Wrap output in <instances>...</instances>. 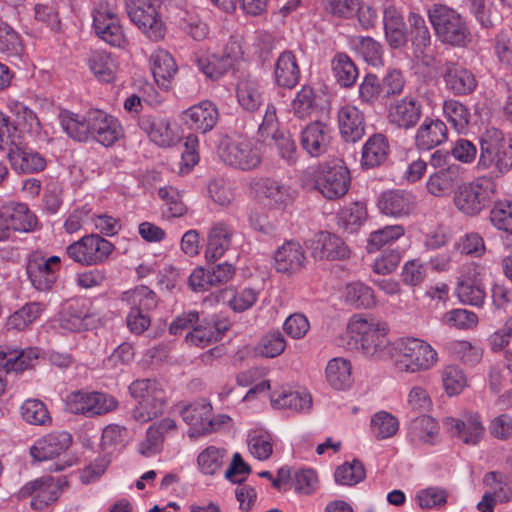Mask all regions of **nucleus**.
Segmentation results:
<instances>
[{
    "instance_id": "1",
    "label": "nucleus",
    "mask_w": 512,
    "mask_h": 512,
    "mask_svg": "<svg viewBox=\"0 0 512 512\" xmlns=\"http://www.w3.org/2000/svg\"><path fill=\"white\" fill-rule=\"evenodd\" d=\"M429 22L437 39L452 47H467L472 35L465 18L444 4H433L427 11Z\"/></svg>"
},
{
    "instance_id": "2",
    "label": "nucleus",
    "mask_w": 512,
    "mask_h": 512,
    "mask_svg": "<svg viewBox=\"0 0 512 512\" xmlns=\"http://www.w3.org/2000/svg\"><path fill=\"white\" fill-rule=\"evenodd\" d=\"M437 361V351L422 339L410 337L397 343L394 366L399 372H425L433 368Z\"/></svg>"
},
{
    "instance_id": "3",
    "label": "nucleus",
    "mask_w": 512,
    "mask_h": 512,
    "mask_svg": "<svg viewBox=\"0 0 512 512\" xmlns=\"http://www.w3.org/2000/svg\"><path fill=\"white\" fill-rule=\"evenodd\" d=\"M129 392L137 401L131 412L136 422L147 423L163 413L166 404L165 393L157 380H135L130 384Z\"/></svg>"
},
{
    "instance_id": "4",
    "label": "nucleus",
    "mask_w": 512,
    "mask_h": 512,
    "mask_svg": "<svg viewBox=\"0 0 512 512\" xmlns=\"http://www.w3.org/2000/svg\"><path fill=\"white\" fill-rule=\"evenodd\" d=\"M512 167V143L498 129L487 130L481 138L479 170L492 169L495 175L504 174Z\"/></svg>"
},
{
    "instance_id": "5",
    "label": "nucleus",
    "mask_w": 512,
    "mask_h": 512,
    "mask_svg": "<svg viewBox=\"0 0 512 512\" xmlns=\"http://www.w3.org/2000/svg\"><path fill=\"white\" fill-rule=\"evenodd\" d=\"M349 328L360 336L362 352L369 358L381 360L390 355L389 327L384 321L373 318H354Z\"/></svg>"
},
{
    "instance_id": "6",
    "label": "nucleus",
    "mask_w": 512,
    "mask_h": 512,
    "mask_svg": "<svg viewBox=\"0 0 512 512\" xmlns=\"http://www.w3.org/2000/svg\"><path fill=\"white\" fill-rule=\"evenodd\" d=\"M494 193L495 185L489 178H477L459 185L453 202L464 215L477 216L490 205Z\"/></svg>"
},
{
    "instance_id": "7",
    "label": "nucleus",
    "mask_w": 512,
    "mask_h": 512,
    "mask_svg": "<svg viewBox=\"0 0 512 512\" xmlns=\"http://www.w3.org/2000/svg\"><path fill=\"white\" fill-rule=\"evenodd\" d=\"M218 154L225 164L243 171L256 169L262 161L257 143L244 137L223 139Z\"/></svg>"
},
{
    "instance_id": "8",
    "label": "nucleus",
    "mask_w": 512,
    "mask_h": 512,
    "mask_svg": "<svg viewBox=\"0 0 512 512\" xmlns=\"http://www.w3.org/2000/svg\"><path fill=\"white\" fill-rule=\"evenodd\" d=\"M121 301L130 306L127 315V327L132 333L141 334L150 326V317L147 312L157 306V296L147 286H137L125 291L121 295Z\"/></svg>"
},
{
    "instance_id": "9",
    "label": "nucleus",
    "mask_w": 512,
    "mask_h": 512,
    "mask_svg": "<svg viewBox=\"0 0 512 512\" xmlns=\"http://www.w3.org/2000/svg\"><path fill=\"white\" fill-rule=\"evenodd\" d=\"M163 0H126V11L130 20L152 41L165 35L160 17Z\"/></svg>"
},
{
    "instance_id": "10",
    "label": "nucleus",
    "mask_w": 512,
    "mask_h": 512,
    "mask_svg": "<svg viewBox=\"0 0 512 512\" xmlns=\"http://www.w3.org/2000/svg\"><path fill=\"white\" fill-rule=\"evenodd\" d=\"M114 250V245L98 234H89L67 246L66 253L74 262L83 266L104 263Z\"/></svg>"
},
{
    "instance_id": "11",
    "label": "nucleus",
    "mask_w": 512,
    "mask_h": 512,
    "mask_svg": "<svg viewBox=\"0 0 512 512\" xmlns=\"http://www.w3.org/2000/svg\"><path fill=\"white\" fill-rule=\"evenodd\" d=\"M93 29L96 35L114 47H124L127 44L116 6L107 0H101L92 11Z\"/></svg>"
},
{
    "instance_id": "12",
    "label": "nucleus",
    "mask_w": 512,
    "mask_h": 512,
    "mask_svg": "<svg viewBox=\"0 0 512 512\" xmlns=\"http://www.w3.org/2000/svg\"><path fill=\"white\" fill-rule=\"evenodd\" d=\"M314 187L328 200L344 196L350 185V172L341 164L321 163L313 173Z\"/></svg>"
},
{
    "instance_id": "13",
    "label": "nucleus",
    "mask_w": 512,
    "mask_h": 512,
    "mask_svg": "<svg viewBox=\"0 0 512 512\" xmlns=\"http://www.w3.org/2000/svg\"><path fill=\"white\" fill-rule=\"evenodd\" d=\"M66 406L73 414L94 417L113 411L118 406V401L102 392L76 391L67 397Z\"/></svg>"
},
{
    "instance_id": "14",
    "label": "nucleus",
    "mask_w": 512,
    "mask_h": 512,
    "mask_svg": "<svg viewBox=\"0 0 512 512\" xmlns=\"http://www.w3.org/2000/svg\"><path fill=\"white\" fill-rule=\"evenodd\" d=\"M60 266L59 256L46 258L40 254L31 255L27 261L26 273L33 288L39 292L50 291L57 280Z\"/></svg>"
},
{
    "instance_id": "15",
    "label": "nucleus",
    "mask_w": 512,
    "mask_h": 512,
    "mask_svg": "<svg viewBox=\"0 0 512 512\" xmlns=\"http://www.w3.org/2000/svg\"><path fill=\"white\" fill-rule=\"evenodd\" d=\"M180 414L190 426V437L211 433L219 427L212 415V405L206 399H199L184 406L180 410Z\"/></svg>"
},
{
    "instance_id": "16",
    "label": "nucleus",
    "mask_w": 512,
    "mask_h": 512,
    "mask_svg": "<svg viewBox=\"0 0 512 512\" xmlns=\"http://www.w3.org/2000/svg\"><path fill=\"white\" fill-rule=\"evenodd\" d=\"M376 7H382L385 38L392 49H399L408 43L409 31L400 11L392 0H374Z\"/></svg>"
},
{
    "instance_id": "17",
    "label": "nucleus",
    "mask_w": 512,
    "mask_h": 512,
    "mask_svg": "<svg viewBox=\"0 0 512 512\" xmlns=\"http://www.w3.org/2000/svg\"><path fill=\"white\" fill-rule=\"evenodd\" d=\"M423 115L421 101L413 95H406L392 102L388 108L387 118L393 126L410 130L418 124Z\"/></svg>"
},
{
    "instance_id": "18",
    "label": "nucleus",
    "mask_w": 512,
    "mask_h": 512,
    "mask_svg": "<svg viewBox=\"0 0 512 512\" xmlns=\"http://www.w3.org/2000/svg\"><path fill=\"white\" fill-rule=\"evenodd\" d=\"M7 158L17 174L39 173L47 166L46 158L41 153L23 143L12 142Z\"/></svg>"
},
{
    "instance_id": "19",
    "label": "nucleus",
    "mask_w": 512,
    "mask_h": 512,
    "mask_svg": "<svg viewBox=\"0 0 512 512\" xmlns=\"http://www.w3.org/2000/svg\"><path fill=\"white\" fill-rule=\"evenodd\" d=\"M377 206L382 214L399 218L413 213L417 202L412 192L395 189L383 192L378 198Z\"/></svg>"
},
{
    "instance_id": "20",
    "label": "nucleus",
    "mask_w": 512,
    "mask_h": 512,
    "mask_svg": "<svg viewBox=\"0 0 512 512\" xmlns=\"http://www.w3.org/2000/svg\"><path fill=\"white\" fill-rule=\"evenodd\" d=\"M182 119L189 129L206 134L216 126L219 120V110L215 103L204 100L185 110Z\"/></svg>"
},
{
    "instance_id": "21",
    "label": "nucleus",
    "mask_w": 512,
    "mask_h": 512,
    "mask_svg": "<svg viewBox=\"0 0 512 512\" xmlns=\"http://www.w3.org/2000/svg\"><path fill=\"white\" fill-rule=\"evenodd\" d=\"M409 36L412 54L415 59L427 63L432 50V36L423 16L410 12L408 16Z\"/></svg>"
},
{
    "instance_id": "22",
    "label": "nucleus",
    "mask_w": 512,
    "mask_h": 512,
    "mask_svg": "<svg viewBox=\"0 0 512 512\" xmlns=\"http://www.w3.org/2000/svg\"><path fill=\"white\" fill-rule=\"evenodd\" d=\"M331 140V128L321 121H313L306 125L300 133L302 149L311 157L325 154Z\"/></svg>"
},
{
    "instance_id": "23",
    "label": "nucleus",
    "mask_w": 512,
    "mask_h": 512,
    "mask_svg": "<svg viewBox=\"0 0 512 512\" xmlns=\"http://www.w3.org/2000/svg\"><path fill=\"white\" fill-rule=\"evenodd\" d=\"M72 444V436L66 431L51 432L40 439L30 448V455L37 461H46L60 456Z\"/></svg>"
},
{
    "instance_id": "24",
    "label": "nucleus",
    "mask_w": 512,
    "mask_h": 512,
    "mask_svg": "<svg viewBox=\"0 0 512 512\" xmlns=\"http://www.w3.org/2000/svg\"><path fill=\"white\" fill-rule=\"evenodd\" d=\"M338 127L342 139L347 143H356L365 135L364 113L354 105H344L337 113Z\"/></svg>"
},
{
    "instance_id": "25",
    "label": "nucleus",
    "mask_w": 512,
    "mask_h": 512,
    "mask_svg": "<svg viewBox=\"0 0 512 512\" xmlns=\"http://www.w3.org/2000/svg\"><path fill=\"white\" fill-rule=\"evenodd\" d=\"M60 494V486L52 477L36 479L25 484L19 491L22 498L33 495L32 508L41 510L55 502Z\"/></svg>"
},
{
    "instance_id": "26",
    "label": "nucleus",
    "mask_w": 512,
    "mask_h": 512,
    "mask_svg": "<svg viewBox=\"0 0 512 512\" xmlns=\"http://www.w3.org/2000/svg\"><path fill=\"white\" fill-rule=\"evenodd\" d=\"M443 80L445 88L455 96L469 95L477 87V80L472 71L456 62L445 64Z\"/></svg>"
},
{
    "instance_id": "27",
    "label": "nucleus",
    "mask_w": 512,
    "mask_h": 512,
    "mask_svg": "<svg viewBox=\"0 0 512 512\" xmlns=\"http://www.w3.org/2000/svg\"><path fill=\"white\" fill-rule=\"evenodd\" d=\"M311 254L317 260H344L349 258L350 249L337 235L322 231L312 241Z\"/></svg>"
},
{
    "instance_id": "28",
    "label": "nucleus",
    "mask_w": 512,
    "mask_h": 512,
    "mask_svg": "<svg viewBox=\"0 0 512 512\" xmlns=\"http://www.w3.org/2000/svg\"><path fill=\"white\" fill-rule=\"evenodd\" d=\"M229 327L230 323L226 319L199 320L198 323L193 326V329L186 334L185 341L189 345L204 348L220 340Z\"/></svg>"
},
{
    "instance_id": "29",
    "label": "nucleus",
    "mask_w": 512,
    "mask_h": 512,
    "mask_svg": "<svg viewBox=\"0 0 512 512\" xmlns=\"http://www.w3.org/2000/svg\"><path fill=\"white\" fill-rule=\"evenodd\" d=\"M91 123V140L103 146H112L123 135L119 121L102 110H92Z\"/></svg>"
},
{
    "instance_id": "30",
    "label": "nucleus",
    "mask_w": 512,
    "mask_h": 512,
    "mask_svg": "<svg viewBox=\"0 0 512 512\" xmlns=\"http://www.w3.org/2000/svg\"><path fill=\"white\" fill-rule=\"evenodd\" d=\"M306 256L303 247L296 241H287L274 254L277 272L292 275L305 267Z\"/></svg>"
},
{
    "instance_id": "31",
    "label": "nucleus",
    "mask_w": 512,
    "mask_h": 512,
    "mask_svg": "<svg viewBox=\"0 0 512 512\" xmlns=\"http://www.w3.org/2000/svg\"><path fill=\"white\" fill-rule=\"evenodd\" d=\"M456 294L459 300L468 305L481 306L485 299V290L478 279L476 266H467L458 280Z\"/></svg>"
},
{
    "instance_id": "32",
    "label": "nucleus",
    "mask_w": 512,
    "mask_h": 512,
    "mask_svg": "<svg viewBox=\"0 0 512 512\" xmlns=\"http://www.w3.org/2000/svg\"><path fill=\"white\" fill-rule=\"evenodd\" d=\"M7 224L11 233H29L38 228L37 216L29 209L27 204L20 202H8L2 205Z\"/></svg>"
},
{
    "instance_id": "33",
    "label": "nucleus",
    "mask_w": 512,
    "mask_h": 512,
    "mask_svg": "<svg viewBox=\"0 0 512 512\" xmlns=\"http://www.w3.org/2000/svg\"><path fill=\"white\" fill-rule=\"evenodd\" d=\"M463 177V169L457 164L449 165L431 174L426 182L429 194L435 197L449 196Z\"/></svg>"
},
{
    "instance_id": "34",
    "label": "nucleus",
    "mask_w": 512,
    "mask_h": 512,
    "mask_svg": "<svg viewBox=\"0 0 512 512\" xmlns=\"http://www.w3.org/2000/svg\"><path fill=\"white\" fill-rule=\"evenodd\" d=\"M9 109L13 117L11 128L32 138L41 136L42 125L37 114L22 102H12Z\"/></svg>"
},
{
    "instance_id": "35",
    "label": "nucleus",
    "mask_w": 512,
    "mask_h": 512,
    "mask_svg": "<svg viewBox=\"0 0 512 512\" xmlns=\"http://www.w3.org/2000/svg\"><path fill=\"white\" fill-rule=\"evenodd\" d=\"M239 105L248 112L257 111L264 104V89L260 81L247 75L240 78L236 86Z\"/></svg>"
},
{
    "instance_id": "36",
    "label": "nucleus",
    "mask_w": 512,
    "mask_h": 512,
    "mask_svg": "<svg viewBox=\"0 0 512 512\" xmlns=\"http://www.w3.org/2000/svg\"><path fill=\"white\" fill-rule=\"evenodd\" d=\"M454 435L467 445H476L482 439L485 428L477 413H465L460 418L449 419Z\"/></svg>"
},
{
    "instance_id": "37",
    "label": "nucleus",
    "mask_w": 512,
    "mask_h": 512,
    "mask_svg": "<svg viewBox=\"0 0 512 512\" xmlns=\"http://www.w3.org/2000/svg\"><path fill=\"white\" fill-rule=\"evenodd\" d=\"M235 230L225 222L212 226L208 234L205 256L209 261L220 259L232 246Z\"/></svg>"
},
{
    "instance_id": "38",
    "label": "nucleus",
    "mask_w": 512,
    "mask_h": 512,
    "mask_svg": "<svg viewBox=\"0 0 512 512\" xmlns=\"http://www.w3.org/2000/svg\"><path fill=\"white\" fill-rule=\"evenodd\" d=\"M300 68L292 51L285 50L275 61L273 77L277 86L294 88L300 80Z\"/></svg>"
},
{
    "instance_id": "39",
    "label": "nucleus",
    "mask_w": 512,
    "mask_h": 512,
    "mask_svg": "<svg viewBox=\"0 0 512 512\" xmlns=\"http://www.w3.org/2000/svg\"><path fill=\"white\" fill-rule=\"evenodd\" d=\"M448 130L440 119L426 117L418 127L415 144L421 150H431L447 140Z\"/></svg>"
},
{
    "instance_id": "40",
    "label": "nucleus",
    "mask_w": 512,
    "mask_h": 512,
    "mask_svg": "<svg viewBox=\"0 0 512 512\" xmlns=\"http://www.w3.org/2000/svg\"><path fill=\"white\" fill-rule=\"evenodd\" d=\"M323 110L322 97L308 85H304L295 95L291 102V111L293 115L306 120L317 116Z\"/></svg>"
},
{
    "instance_id": "41",
    "label": "nucleus",
    "mask_w": 512,
    "mask_h": 512,
    "mask_svg": "<svg viewBox=\"0 0 512 512\" xmlns=\"http://www.w3.org/2000/svg\"><path fill=\"white\" fill-rule=\"evenodd\" d=\"M389 152L387 137L381 133L373 134L362 147V168L372 169L381 166L388 159Z\"/></svg>"
},
{
    "instance_id": "42",
    "label": "nucleus",
    "mask_w": 512,
    "mask_h": 512,
    "mask_svg": "<svg viewBox=\"0 0 512 512\" xmlns=\"http://www.w3.org/2000/svg\"><path fill=\"white\" fill-rule=\"evenodd\" d=\"M250 187L256 196L266 199L270 205H285L291 199L288 187L272 178L253 179Z\"/></svg>"
},
{
    "instance_id": "43",
    "label": "nucleus",
    "mask_w": 512,
    "mask_h": 512,
    "mask_svg": "<svg viewBox=\"0 0 512 512\" xmlns=\"http://www.w3.org/2000/svg\"><path fill=\"white\" fill-rule=\"evenodd\" d=\"M60 123L67 135L75 141L86 142L91 139L92 110L85 115H79L70 111L60 113Z\"/></svg>"
},
{
    "instance_id": "44",
    "label": "nucleus",
    "mask_w": 512,
    "mask_h": 512,
    "mask_svg": "<svg viewBox=\"0 0 512 512\" xmlns=\"http://www.w3.org/2000/svg\"><path fill=\"white\" fill-rule=\"evenodd\" d=\"M138 125L155 144L161 147L170 146L173 143V132L166 118L154 115H142Z\"/></svg>"
},
{
    "instance_id": "45",
    "label": "nucleus",
    "mask_w": 512,
    "mask_h": 512,
    "mask_svg": "<svg viewBox=\"0 0 512 512\" xmlns=\"http://www.w3.org/2000/svg\"><path fill=\"white\" fill-rule=\"evenodd\" d=\"M176 429V423L171 418H163L149 426L146 438L139 445V452L150 457L160 451L165 435Z\"/></svg>"
},
{
    "instance_id": "46",
    "label": "nucleus",
    "mask_w": 512,
    "mask_h": 512,
    "mask_svg": "<svg viewBox=\"0 0 512 512\" xmlns=\"http://www.w3.org/2000/svg\"><path fill=\"white\" fill-rule=\"evenodd\" d=\"M270 400L272 406L276 408H286L296 412L308 411L312 406V397L306 391L274 390L270 395Z\"/></svg>"
},
{
    "instance_id": "47",
    "label": "nucleus",
    "mask_w": 512,
    "mask_h": 512,
    "mask_svg": "<svg viewBox=\"0 0 512 512\" xmlns=\"http://www.w3.org/2000/svg\"><path fill=\"white\" fill-rule=\"evenodd\" d=\"M37 358L33 350H17L0 346V370L10 373H21L32 366Z\"/></svg>"
},
{
    "instance_id": "48",
    "label": "nucleus",
    "mask_w": 512,
    "mask_h": 512,
    "mask_svg": "<svg viewBox=\"0 0 512 512\" xmlns=\"http://www.w3.org/2000/svg\"><path fill=\"white\" fill-rule=\"evenodd\" d=\"M150 64L155 81L164 87L168 85L177 72L174 58L164 49H157L152 53Z\"/></svg>"
},
{
    "instance_id": "49",
    "label": "nucleus",
    "mask_w": 512,
    "mask_h": 512,
    "mask_svg": "<svg viewBox=\"0 0 512 512\" xmlns=\"http://www.w3.org/2000/svg\"><path fill=\"white\" fill-rule=\"evenodd\" d=\"M325 373L327 382L336 390H344L350 387L353 382L351 363L342 357L329 360Z\"/></svg>"
},
{
    "instance_id": "50",
    "label": "nucleus",
    "mask_w": 512,
    "mask_h": 512,
    "mask_svg": "<svg viewBox=\"0 0 512 512\" xmlns=\"http://www.w3.org/2000/svg\"><path fill=\"white\" fill-rule=\"evenodd\" d=\"M89 317V309L83 300L75 299L69 301L60 317V325L63 329L77 332L86 327L85 319Z\"/></svg>"
},
{
    "instance_id": "51",
    "label": "nucleus",
    "mask_w": 512,
    "mask_h": 512,
    "mask_svg": "<svg viewBox=\"0 0 512 512\" xmlns=\"http://www.w3.org/2000/svg\"><path fill=\"white\" fill-rule=\"evenodd\" d=\"M438 431V424L432 417L421 415L411 421L408 437L414 444H433Z\"/></svg>"
},
{
    "instance_id": "52",
    "label": "nucleus",
    "mask_w": 512,
    "mask_h": 512,
    "mask_svg": "<svg viewBox=\"0 0 512 512\" xmlns=\"http://www.w3.org/2000/svg\"><path fill=\"white\" fill-rule=\"evenodd\" d=\"M88 66L94 76L102 82L110 83L116 78L118 64L111 54L103 51L93 52L88 58Z\"/></svg>"
},
{
    "instance_id": "53",
    "label": "nucleus",
    "mask_w": 512,
    "mask_h": 512,
    "mask_svg": "<svg viewBox=\"0 0 512 512\" xmlns=\"http://www.w3.org/2000/svg\"><path fill=\"white\" fill-rule=\"evenodd\" d=\"M331 67L337 83L342 87H352L358 78V69L352 59L345 53H337Z\"/></svg>"
},
{
    "instance_id": "54",
    "label": "nucleus",
    "mask_w": 512,
    "mask_h": 512,
    "mask_svg": "<svg viewBox=\"0 0 512 512\" xmlns=\"http://www.w3.org/2000/svg\"><path fill=\"white\" fill-rule=\"evenodd\" d=\"M351 45L369 65L377 67L383 64L382 45L372 37L355 36L351 40Z\"/></svg>"
},
{
    "instance_id": "55",
    "label": "nucleus",
    "mask_w": 512,
    "mask_h": 512,
    "mask_svg": "<svg viewBox=\"0 0 512 512\" xmlns=\"http://www.w3.org/2000/svg\"><path fill=\"white\" fill-rule=\"evenodd\" d=\"M198 69L209 79L218 80L232 67L228 58L217 54H204L196 59Z\"/></svg>"
},
{
    "instance_id": "56",
    "label": "nucleus",
    "mask_w": 512,
    "mask_h": 512,
    "mask_svg": "<svg viewBox=\"0 0 512 512\" xmlns=\"http://www.w3.org/2000/svg\"><path fill=\"white\" fill-rule=\"evenodd\" d=\"M443 113L446 120L457 132H464L468 128L470 112L463 103L455 99L445 100L443 103Z\"/></svg>"
},
{
    "instance_id": "57",
    "label": "nucleus",
    "mask_w": 512,
    "mask_h": 512,
    "mask_svg": "<svg viewBox=\"0 0 512 512\" xmlns=\"http://www.w3.org/2000/svg\"><path fill=\"white\" fill-rule=\"evenodd\" d=\"M45 305L41 302H30L15 311L7 321L8 328L23 330L33 323L43 312Z\"/></svg>"
},
{
    "instance_id": "58",
    "label": "nucleus",
    "mask_w": 512,
    "mask_h": 512,
    "mask_svg": "<svg viewBox=\"0 0 512 512\" xmlns=\"http://www.w3.org/2000/svg\"><path fill=\"white\" fill-rule=\"evenodd\" d=\"M405 233L402 225H388L373 231L367 240L366 249L369 253L375 252L386 244H391L398 240Z\"/></svg>"
},
{
    "instance_id": "59",
    "label": "nucleus",
    "mask_w": 512,
    "mask_h": 512,
    "mask_svg": "<svg viewBox=\"0 0 512 512\" xmlns=\"http://www.w3.org/2000/svg\"><path fill=\"white\" fill-rule=\"evenodd\" d=\"M345 300L355 308H370L376 303L373 290L360 282L346 285Z\"/></svg>"
},
{
    "instance_id": "60",
    "label": "nucleus",
    "mask_w": 512,
    "mask_h": 512,
    "mask_svg": "<svg viewBox=\"0 0 512 512\" xmlns=\"http://www.w3.org/2000/svg\"><path fill=\"white\" fill-rule=\"evenodd\" d=\"M366 471L362 462L353 459L338 466L334 473L336 483L340 485L353 486L364 480Z\"/></svg>"
},
{
    "instance_id": "61",
    "label": "nucleus",
    "mask_w": 512,
    "mask_h": 512,
    "mask_svg": "<svg viewBox=\"0 0 512 512\" xmlns=\"http://www.w3.org/2000/svg\"><path fill=\"white\" fill-rule=\"evenodd\" d=\"M22 418L31 425H48L52 418L46 405L39 399H28L20 407Z\"/></svg>"
},
{
    "instance_id": "62",
    "label": "nucleus",
    "mask_w": 512,
    "mask_h": 512,
    "mask_svg": "<svg viewBox=\"0 0 512 512\" xmlns=\"http://www.w3.org/2000/svg\"><path fill=\"white\" fill-rule=\"evenodd\" d=\"M366 218V207L363 204L356 202L341 211L338 224L344 230L349 233H353L358 230Z\"/></svg>"
},
{
    "instance_id": "63",
    "label": "nucleus",
    "mask_w": 512,
    "mask_h": 512,
    "mask_svg": "<svg viewBox=\"0 0 512 512\" xmlns=\"http://www.w3.org/2000/svg\"><path fill=\"white\" fill-rule=\"evenodd\" d=\"M399 422L396 417L386 411H380L371 418V430L377 439H387L396 434Z\"/></svg>"
},
{
    "instance_id": "64",
    "label": "nucleus",
    "mask_w": 512,
    "mask_h": 512,
    "mask_svg": "<svg viewBox=\"0 0 512 512\" xmlns=\"http://www.w3.org/2000/svg\"><path fill=\"white\" fill-rule=\"evenodd\" d=\"M441 380L443 388L449 396L460 394L467 385L466 375L456 365L444 367L441 371Z\"/></svg>"
}]
</instances>
